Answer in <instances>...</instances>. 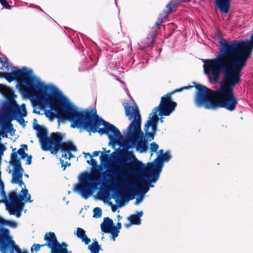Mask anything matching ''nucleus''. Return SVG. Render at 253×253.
I'll return each mask as SVG.
<instances>
[{"label": "nucleus", "mask_w": 253, "mask_h": 253, "mask_svg": "<svg viewBox=\"0 0 253 253\" xmlns=\"http://www.w3.org/2000/svg\"><path fill=\"white\" fill-rule=\"evenodd\" d=\"M204 72L212 75L209 77L211 83H217L221 73L223 78L216 90H212L200 84L195 85L196 105L210 110L222 108L229 111H234L238 99L234 94V89L241 82L242 70L215 58L204 60Z\"/></svg>", "instance_id": "nucleus-1"}, {"label": "nucleus", "mask_w": 253, "mask_h": 253, "mask_svg": "<svg viewBox=\"0 0 253 253\" xmlns=\"http://www.w3.org/2000/svg\"><path fill=\"white\" fill-rule=\"evenodd\" d=\"M57 105H53V111H48L51 117L71 122L72 128H83L87 132H98L100 135H107L113 146L118 143V139L122 137L119 129L114 125L99 117L95 108L79 111L65 96L59 98Z\"/></svg>", "instance_id": "nucleus-2"}, {"label": "nucleus", "mask_w": 253, "mask_h": 253, "mask_svg": "<svg viewBox=\"0 0 253 253\" xmlns=\"http://www.w3.org/2000/svg\"><path fill=\"white\" fill-rule=\"evenodd\" d=\"M0 77L4 78L8 82L13 81L19 82V89L27 96L34 98L36 103L40 106H43L44 104H48L51 111H53L52 106H57V100L62 97L63 95L60 93H46L44 89L46 87L39 78L33 75V71L28 69L26 67L19 69L13 66L11 68L10 72H0ZM13 92V98L16 97L14 91L12 88L4 84H0V93L5 98L6 100L9 97V93Z\"/></svg>", "instance_id": "nucleus-3"}, {"label": "nucleus", "mask_w": 253, "mask_h": 253, "mask_svg": "<svg viewBox=\"0 0 253 253\" xmlns=\"http://www.w3.org/2000/svg\"><path fill=\"white\" fill-rule=\"evenodd\" d=\"M219 44L220 51L214 58L243 70L253 47V34L251 41L227 42L221 39Z\"/></svg>", "instance_id": "nucleus-4"}, {"label": "nucleus", "mask_w": 253, "mask_h": 253, "mask_svg": "<svg viewBox=\"0 0 253 253\" xmlns=\"http://www.w3.org/2000/svg\"><path fill=\"white\" fill-rule=\"evenodd\" d=\"M125 114L129 120H133L127 128L126 141L124 142L123 147L127 150L135 146L137 151L140 153L145 152L148 150V141L143 138V132L141 129V116L136 105L132 107L128 102L123 104Z\"/></svg>", "instance_id": "nucleus-5"}, {"label": "nucleus", "mask_w": 253, "mask_h": 253, "mask_svg": "<svg viewBox=\"0 0 253 253\" xmlns=\"http://www.w3.org/2000/svg\"><path fill=\"white\" fill-rule=\"evenodd\" d=\"M146 168L144 164L135 157L132 151L125 149L122 158L119 161V166L112 167L107 171V172H104L103 175L104 178L107 177L111 181H113L115 177H121L122 179L118 181V183L126 188L128 186L127 183L128 176L144 173Z\"/></svg>", "instance_id": "nucleus-6"}, {"label": "nucleus", "mask_w": 253, "mask_h": 253, "mask_svg": "<svg viewBox=\"0 0 253 253\" xmlns=\"http://www.w3.org/2000/svg\"><path fill=\"white\" fill-rule=\"evenodd\" d=\"M8 94L11 98L6 100L2 106L1 112L0 113V124L6 121L5 126L11 132L12 130L15 131L11 123V121L13 120H16L23 127L26 126L23 118L27 116V112L24 104L20 106L16 103L15 98L12 97V92L10 91Z\"/></svg>", "instance_id": "nucleus-7"}, {"label": "nucleus", "mask_w": 253, "mask_h": 253, "mask_svg": "<svg viewBox=\"0 0 253 253\" xmlns=\"http://www.w3.org/2000/svg\"><path fill=\"white\" fill-rule=\"evenodd\" d=\"M98 171L93 173L85 172L81 175L80 183L76 186V189L84 199L88 198L98 188L101 183Z\"/></svg>", "instance_id": "nucleus-8"}, {"label": "nucleus", "mask_w": 253, "mask_h": 253, "mask_svg": "<svg viewBox=\"0 0 253 253\" xmlns=\"http://www.w3.org/2000/svg\"><path fill=\"white\" fill-rule=\"evenodd\" d=\"M24 189L21 191V194L18 195L16 191H13L9 194V198L10 203L6 204V209L10 214L16 215L18 217H20L21 211L23 208V203L22 201L24 200L25 202L29 201L31 203V195L28 194V191L24 185Z\"/></svg>", "instance_id": "nucleus-9"}, {"label": "nucleus", "mask_w": 253, "mask_h": 253, "mask_svg": "<svg viewBox=\"0 0 253 253\" xmlns=\"http://www.w3.org/2000/svg\"><path fill=\"white\" fill-rule=\"evenodd\" d=\"M63 136L60 132H59L49 151L51 154L55 155L60 150L62 152V157L70 160L74 157L71 152H76L77 151V149L71 141L63 142Z\"/></svg>", "instance_id": "nucleus-10"}, {"label": "nucleus", "mask_w": 253, "mask_h": 253, "mask_svg": "<svg viewBox=\"0 0 253 253\" xmlns=\"http://www.w3.org/2000/svg\"><path fill=\"white\" fill-rule=\"evenodd\" d=\"M170 158L169 153H165L162 154L160 158L155 159L153 163H148L144 171L145 176L148 178L151 177L150 182H156L159 178L163 163L168 161Z\"/></svg>", "instance_id": "nucleus-11"}, {"label": "nucleus", "mask_w": 253, "mask_h": 253, "mask_svg": "<svg viewBox=\"0 0 253 253\" xmlns=\"http://www.w3.org/2000/svg\"><path fill=\"white\" fill-rule=\"evenodd\" d=\"M0 251L1 253H28L26 250L22 251L16 245L10 235L8 229H3V233L0 235Z\"/></svg>", "instance_id": "nucleus-12"}, {"label": "nucleus", "mask_w": 253, "mask_h": 253, "mask_svg": "<svg viewBox=\"0 0 253 253\" xmlns=\"http://www.w3.org/2000/svg\"><path fill=\"white\" fill-rule=\"evenodd\" d=\"M44 240L46 242L44 244L51 249V253H71L67 249L68 244L63 242L60 243L54 232H49L44 236Z\"/></svg>", "instance_id": "nucleus-13"}, {"label": "nucleus", "mask_w": 253, "mask_h": 253, "mask_svg": "<svg viewBox=\"0 0 253 253\" xmlns=\"http://www.w3.org/2000/svg\"><path fill=\"white\" fill-rule=\"evenodd\" d=\"M177 106L175 102L171 100V93H168L161 97L159 105L156 107L152 113L154 117H157V112L159 111V115L169 116L175 109Z\"/></svg>", "instance_id": "nucleus-14"}, {"label": "nucleus", "mask_w": 253, "mask_h": 253, "mask_svg": "<svg viewBox=\"0 0 253 253\" xmlns=\"http://www.w3.org/2000/svg\"><path fill=\"white\" fill-rule=\"evenodd\" d=\"M59 132H53L49 137L47 136V130L43 127L38 131L37 136L39 139L42 149L45 151L50 150Z\"/></svg>", "instance_id": "nucleus-15"}, {"label": "nucleus", "mask_w": 253, "mask_h": 253, "mask_svg": "<svg viewBox=\"0 0 253 253\" xmlns=\"http://www.w3.org/2000/svg\"><path fill=\"white\" fill-rule=\"evenodd\" d=\"M27 151H28V146L24 144H22L21 148L17 151L16 148L12 149L9 164L13 168H22L21 159H24L27 157V154L25 152Z\"/></svg>", "instance_id": "nucleus-16"}, {"label": "nucleus", "mask_w": 253, "mask_h": 253, "mask_svg": "<svg viewBox=\"0 0 253 253\" xmlns=\"http://www.w3.org/2000/svg\"><path fill=\"white\" fill-rule=\"evenodd\" d=\"M142 177L140 179V181L141 183V186L140 187H136L135 189V191L136 194H144L148 191L149 190V186L154 187L153 185H151L150 180L151 179V177L147 178L145 176L143 173H142Z\"/></svg>", "instance_id": "nucleus-17"}, {"label": "nucleus", "mask_w": 253, "mask_h": 253, "mask_svg": "<svg viewBox=\"0 0 253 253\" xmlns=\"http://www.w3.org/2000/svg\"><path fill=\"white\" fill-rule=\"evenodd\" d=\"M23 172L24 169L22 168H13L11 182L13 184H18L21 187L24 185L22 180Z\"/></svg>", "instance_id": "nucleus-18"}, {"label": "nucleus", "mask_w": 253, "mask_h": 253, "mask_svg": "<svg viewBox=\"0 0 253 253\" xmlns=\"http://www.w3.org/2000/svg\"><path fill=\"white\" fill-rule=\"evenodd\" d=\"M101 229L102 232L106 233H110L112 235L113 229V221L109 217L104 218L103 222L101 224Z\"/></svg>", "instance_id": "nucleus-19"}, {"label": "nucleus", "mask_w": 253, "mask_h": 253, "mask_svg": "<svg viewBox=\"0 0 253 253\" xmlns=\"http://www.w3.org/2000/svg\"><path fill=\"white\" fill-rule=\"evenodd\" d=\"M216 6L221 12L228 13L230 7L231 0H215Z\"/></svg>", "instance_id": "nucleus-20"}, {"label": "nucleus", "mask_w": 253, "mask_h": 253, "mask_svg": "<svg viewBox=\"0 0 253 253\" xmlns=\"http://www.w3.org/2000/svg\"><path fill=\"white\" fill-rule=\"evenodd\" d=\"M77 237L80 239L85 245L88 244L90 242V239L87 237L85 231L80 227L77 228V232L75 234Z\"/></svg>", "instance_id": "nucleus-21"}, {"label": "nucleus", "mask_w": 253, "mask_h": 253, "mask_svg": "<svg viewBox=\"0 0 253 253\" xmlns=\"http://www.w3.org/2000/svg\"><path fill=\"white\" fill-rule=\"evenodd\" d=\"M158 117H154V115L151 118H149L145 124V127L149 129L150 126H152V132L155 133L157 130V124Z\"/></svg>", "instance_id": "nucleus-22"}, {"label": "nucleus", "mask_w": 253, "mask_h": 253, "mask_svg": "<svg viewBox=\"0 0 253 253\" xmlns=\"http://www.w3.org/2000/svg\"><path fill=\"white\" fill-rule=\"evenodd\" d=\"M156 37L155 34L151 35L147 38L142 41L140 43V46H143V48H146L148 46L152 45L154 42L155 39Z\"/></svg>", "instance_id": "nucleus-23"}, {"label": "nucleus", "mask_w": 253, "mask_h": 253, "mask_svg": "<svg viewBox=\"0 0 253 253\" xmlns=\"http://www.w3.org/2000/svg\"><path fill=\"white\" fill-rule=\"evenodd\" d=\"M93 241L92 243L88 246V249L90 251V253H99V251L102 250L101 246L95 239Z\"/></svg>", "instance_id": "nucleus-24"}, {"label": "nucleus", "mask_w": 253, "mask_h": 253, "mask_svg": "<svg viewBox=\"0 0 253 253\" xmlns=\"http://www.w3.org/2000/svg\"><path fill=\"white\" fill-rule=\"evenodd\" d=\"M0 63L2 65V66L0 67L1 70L5 71V72H10L9 71H11L10 64L6 57L2 58L0 57Z\"/></svg>", "instance_id": "nucleus-25"}, {"label": "nucleus", "mask_w": 253, "mask_h": 253, "mask_svg": "<svg viewBox=\"0 0 253 253\" xmlns=\"http://www.w3.org/2000/svg\"><path fill=\"white\" fill-rule=\"evenodd\" d=\"M0 225H7L13 228H15L17 226V223L12 220H7L3 219L0 217Z\"/></svg>", "instance_id": "nucleus-26"}, {"label": "nucleus", "mask_w": 253, "mask_h": 253, "mask_svg": "<svg viewBox=\"0 0 253 253\" xmlns=\"http://www.w3.org/2000/svg\"><path fill=\"white\" fill-rule=\"evenodd\" d=\"M122 227V224L118 222L116 226L114 225V224L113 223V229L112 231V237L113 240L114 241L115 240V238L117 237L118 236V234L120 232V229Z\"/></svg>", "instance_id": "nucleus-27"}, {"label": "nucleus", "mask_w": 253, "mask_h": 253, "mask_svg": "<svg viewBox=\"0 0 253 253\" xmlns=\"http://www.w3.org/2000/svg\"><path fill=\"white\" fill-rule=\"evenodd\" d=\"M127 219L131 224L139 225L141 223L140 218H138V216L135 214H131Z\"/></svg>", "instance_id": "nucleus-28"}, {"label": "nucleus", "mask_w": 253, "mask_h": 253, "mask_svg": "<svg viewBox=\"0 0 253 253\" xmlns=\"http://www.w3.org/2000/svg\"><path fill=\"white\" fill-rule=\"evenodd\" d=\"M163 12L164 11L160 14V17L158 18L157 20L155 22L156 27L158 29H160V26L164 22V21L167 19L164 17Z\"/></svg>", "instance_id": "nucleus-29"}, {"label": "nucleus", "mask_w": 253, "mask_h": 253, "mask_svg": "<svg viewBox=\"0 0 253 253\" xmlns=\"http://www.w3.org/2000/svg\"><path fill=\"white\" fill-rule=\"evenodd\" d=\"M93 212L94 217L99 218L102 215V210L100 208H95L93 210Z\"/></svg>", "instance_id": "nucleus-30"}, {"label": "nucleus", "mask_w": 253, "mask_h": 253, "mask_svg": "<svg viewBox=\"0 0 253 253\" xmlns=\"http://www.w3.org/2000/svg\"><path fill=\"white\" fill-rule=\"evenodd\" d=\"M148 128L147 127H144V131L145 132V136L147 138V139H148L150 140V141H151L152 140H153L154 138V133L153 132H151L148 131Z\"/></svg>", "instance_id": "nucleus-31"}, {"label": "nucleus", "mask_w": 253, "mask_h": 253, "mask_svg": "<svg viewBox=\"0 0 253 253\" xmlns=\"http://www.w3.org/2000/svg\"><path fill=\"white\" fill-rule=\"evenodd\" d=\"M5 122H6V121H4V122L1 124H2V129L1 130H0V137L1 136H2V137H4V134L5 133L7 132L8 131L9 132V131L8 130L7 128L5 126Z\"/></svg>", "instance_id": "nucleus-32"}, {"label": "nucleus", "mask_w": 253, "mask_h": 253, "mask_svg": "<svg viewBox=\"0 0 253 253\" xmlns=\"http://www.w3.org/2000/svg\"><path fill=\"white\" fill-rule=\"evenodd\" d=\"M44 247V244L40 245L38 244H34L31 248V251L32 253H33L34 251L38 252L40 250L41 247Z\"/></svg>", "instance_id": "nucleus-33"}, {"label": "nucleus", "mask_w": 253, "mask_h": 253, "mask_svg": "<svg viewBox=\"0 0 253 253\" xmlns=\"http://www.w3.org/2000/svg\"><path fill=\"white\" fill-rule=\"evenodd\" d=\"M4 185L0 178V193L2 196H3L5 198H6V194H5V192H4Z\"/></svg>", "instance_id": "nucleus-34"}, {"label": "nucleus", "mask_w": 253, "mask_h": 253, "mask_svg": "<svg viewBox=\"0 0 253 253\" xmlns=\"http://www.w3.org/2000/svg\"><path fill=\"white\" fill-rule=\"evenodd\" d=\"M159 148V145L155 142H152L150 145V150L151 152H156Z\"/></svg>", "instance_id": "nucleus-35"}, {"label": "nucleus", "mask_w": 253, "mask_h": 253, "mask_svg": "<svg viewBox=\"0 0 253 253\" xmlns=\"http://www.w3.org/2000/svg\"><path fill=\"white\" fill-rule=\"evenodd\" d=\"M0 3L3 7L6 9H10L11 6L8 4L6 0H0Z\"/></svg>", "instance_id": "nucleus-36"}, {"label": "nucleus", "mask_w": 253, "mask_h": 253, "mask_svg": "<svg viewBox=\"0 0 253 253\" xmlns=\"http://www.w3.org/2000/svg\"><path fill=\"white\" fill-rule=\"evenodd\" d=\"M60 164H61V167L63 168V170H65L66 167L67 166H71V163H68V162H64V160L60 159Z\"/></svg>", "instance_id": "nucleus-37"}, {"label": "nucleus", "mask_w": 253, "mask_h": 253, "mask_svg": "<svg viewBox=\"0 0 253 253\" xmlns=\"http://www.w3.org/2000/svg\"><path fill=\"white\" fill-rule=\"evenodd\" d=\"M192 87V86H191V85H189V86H184V87H181V88H179V89H175L172 92H169V93H171V95H172V94H173L175 92H180V91H182V90H183L184 89L191 88Z\"/></svg>", "instance_id": "nucleus-38"}, {"label": "nucleus", "mask_w": 253, "mask_h": 253, "mask_svg": "<svg viewBox=\"0 0 253 253\" xmlns=\"http://www.w3.org/2000/svg\"><path fill=\"white\" fill-rule=\"evenodd\" d=\"M87 163L93 167H95L97 165V161L95 159L92 158V157L90 158V160L87 161Z\"/></svg>", "instance_id": "nucleus-39"}, {"label": "nucleus", "mask_w": 253, "mask_h": 253, "mask_svg": "<svg viewBox=\"0 0 253 253\" xmlns=\"http://www.w3.org/2000/svg\"><path fill=\"white\" fill-rule=\"evenodd\" d=\"M26 158H27L26 164L28 165H30L32 164V156L31 155H28L27 154V157H26Z\"/></svg>", "instance_id": "nucleus-40"}, {"label": "nucleus", "mask_w": 253, "mask_h": 253, "mask_svg": "<svg viewBox=\"0 0 253 253\" xmlns=\"http://www.w3.org/2000/svg\"><path fill=\"white\" fill-rule=\"evenodd\" d=\"M1 203H4L6 205V204L7 203V200L6 198H5V200H3L2 201H0V204ZM3 229H7V228H0V235L2 234L3 233Z\"/></svg>", "instance_id": "nucleus-41"}, {"label": "nucleus", "mask_w": 253, "mask_h": 253, "mask_svg": "<svg viewBox=\"0 0 253 253\" xmlns=\"http://www.w3.org/2000/svg\"><path fill=\"white\" fill-rule=\"evenodd\" d=\"M5 149L6 148L3 144H0V155H3Z\"/></svg>", "instance_id": "nucleus-42"}, {"label": "nucleus", "mask_w": 253, "mask_h": 253, "mask_svg": "<svg viewBox=\"0 0 253 253\" xmlns=\"http://www.w3.org/2000/svg\"><path fill=\"white\" fill-rule=\"evenodd\" d=\"M43 126H41L38 124H36L34 125V128L35 130H37V131H39V130L41 129L42 128Z\"/></svg>", "instance_id": "nucleus-43"}, {"label": "nucleus", "mask_w": 253, "mask_h": 253, "mask_svg": "<svg viewBox=\"0 0 253 253\" xmlns=\"http://www.w3.org/2000/svg\"><path fill=\"white\" fill-rule=\"evenodd\" d=\"M101 153L100 151H96L93 152L92 155H91L92 157H95L98 156V155Z\"/></svg>", "instance_id": "nucleus-44"}, {"label": "nucleus", "mask_w": 253, "mask_h": 253, "mask_svg": "<svg viewBox=\"0 0 253 253\" xmlns=\"http://www.w3.org/2000/svg\"><path fill=\"white\" fill-rule=\"evenodd\" d=\"M83 155H84V157L86 159L87 156H89L90 158L91 157V155L89 153H85L84 152L83 153Z\"/></svg>", "instance_id": "nucleus-45"}, {"label": "nucleus", "mask_w": 253, "mask_h": 253, "mask_svg": "<svg viewBox=\"0 0 253 253\" xmlns=\"http://www.w3.org/2000/svg\"><path fill=\"white\" fill-rule=\"evenodd\" d=\"M143 211H139V212H137V213L135 214V215H137L138 216V218H140L141 216H142L143 215Z\"/></svg>", "instance_id": "nucleus-46"}, {"label": "nucleus", "mask_w": 253, "mask_h": 253, "mask_svg": "<svg viewBox=\"0 0 253 253\" xmlns=\"http://www.w3.org/2000/svg\"><path fill=\"white\" fill-rule=\"evenodd\" d=\"M107 157V156L106 155H102L100 156V159L101 161H102L103 160V158H106Z\"/></svg>", "instance_id": "nucleus-47"}, {"label": "nucleus", "mask_w": 253, "mask_h": 253, "mask_svg": "<svg viewBox=\"0 0 253 253\" xmlns=\"http://www.w3.org/2000/svg\"><path fill=\"white\" fill-rule=\"evenodd\" d=\"M140 201H141V199H137L136 200V202L137 203H139Z\"/></svg>", "instance_id": "nucleus-48"}, {"label": "nucleus", "mask_w": 253, "mask_h": 253, "mask_svg": "<svg viewBox=\"0 0 253 253\" xmlns=\"http://www.w3.org/2000/svg\"><path fill=\"white\" fill-rule=\"evenodd\" d=\"M117 217L119 220H120V218H122V216L120 215H118Z\"/></svg>", "instance_id": "nucleus-49"}, {"label": "nucleus", "mask_w": 253, "mask_h": 253, "mask_svg": "<svg viewBox=\"0 0 253 253\" xmlns=\"http://www.w3.org/2000/svg\"><path fill=\"white\" fill-rule=\"evenodd\" d=\"M125 226H126V227L128 228V227H129V224H126L125 225Z\"/></svg>", "instance_id": "nucleus-50"}, {"label": "nucleus", "mask_w": 253, "mask_h": 253, "mask_svg": "<svg viewBox=\"0 0 253 253\" xmlns=\"http://www.w3.org/2000/svg\"><path fill=\"white\" fill-rule=\"evenodd\" d=\"M163 118L161 117V118H160V121L161 123H163Z\"/></svg>", "instance_id": "nucleus-51"}, {"label": "nucleus", "mask_w": 253, "mask_h": 253, "mask_svg": "<svg viewBox=\"0 0 253 253\" xmlns=\"http://www.w3.org/2000/svg\"><path fill=\"white\" fill-rule=\"evenodd\" d=\"M159 152L161 153V154H162L163 153V150H161L159 151Z\"/></svg>", "instance_id": "nucleus-52"}, {"label": "nucleus", "mask_w": 253, "mask_h": 253, "mask_svg": "<svg viewBox=\"0 0 253 253\" xmlns=\"http://www.w3.org/2000/svg\"><path fill=\"white\" fill-rule=\"evenodd\" d=\"M112 211H116V208H114V207H112Z\"/></svg>", "instance_id": "nucleus-53"}, {"label": "nucleus", "mask_w": 253, "mask_h": 253, "mask_svg": "<svg viewBox=\"0 0 253 253\" xmlns=\"http://www.w3.org/2000/svg\"><path fill=\"white\" fill-rule=\"evenodd\" d=\"M2 156V155H0V162H1Z\"/></svg>", "instance_id": "nucleus-54"}, {"label": "nucleus", "mask_w": 253, "mask_h": 253, "mask_svg": "<svg viewBox=\"0 0 253 253\" xmlns=\"http://www.w3.org/2000/svg\"><path fill=\"white\" fill-rule=\"evenodd\" d=\"M25 176H26L27 177H29L28 174H25Z\"/></svg>", "instance_id": "nucleus-55"}, {"label": "nucleus", "mask_w": 253, "mask_h": 253, "mask_svg": "<svg viewBox=\"0 0 253 253\" xmlns=\"http://www.w3.org/2000/svg\"><path fill=\"white\" fill-rule=\"evenodd\" d=\"M123 206V204L120 203V206Z\"/></svg>", "instance_id": "nucleus-56"}]
</instances>
